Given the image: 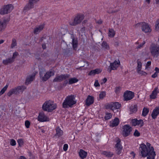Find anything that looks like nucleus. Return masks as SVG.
<instances>
[{
	"label": "nucleus",
	"mask_w": 159,
	"mask_h": 159,
	"mask_svg": "<svg viewBox=\"0 0 159 159\" xmlns=\"http://www.w3.org/2000/svg\"><path fill=\"white\" fill-rule=\"evenodd\" d=\"M139 153L142 157H147V159H154L156 156L155 152L154 151L153 147L147 148L146 145L144 143L140 145Z\"/></svg>",
	"instance_id": "nucleus-1"
},
{
	"label": "nucleus",
	"mask_w": 159,
	"mask_h": 159,
	"mask_svg": "<svg viewBox=\"0 0 159 159\" xmlns=\"http://www.w3.org/2000/svg\"><path fill=\"white\" fill-rule=\"evenodd\" d=\"M75 99L74 95L68 96L66 97L63 103V107L65 108L68 107H72L73 105L76 103V102L75 100Z\"/></svg>",
	"instance_id": "nucleus-2"
},
{
	"label": "nucleus",
	"mask_w": 159,
	"mask_h": 159,
	"mask_svg": "<svg viewBox=\"0 0 159 159\" xmlns=\"http://www.w3.org/2000/svg\"><path fill=\"white\" fill-rule=\"evenodd\" d=\"M56 104L52 101L49 100L45 102L43 104L42 108L43 110L48 112L52 111L56 108Z\"/></svg>",
	"instance_id": "nucleus-3"
},
{
	"label": "nucleus",
	"mask_w": 159,
	"mask_h": 159,
	"mask_svg": "<svg viewBox=\"0 0 159 159\" xmlns=\"http://www.w3.org/2000/svg\"><path fill=\"white\" fill-rule=\"evenodd\" d=\"M26 87L23 85L19 86L11 89L7 93V95L11 96L12 94L18 95L22 93L26 89Z\"/></svg>",
	"instance_id": "nucleus-4"
},
{
	"label": "nucleus",
	"mask_w": 159,
	"mask_h": 159,
	"mask_svg": "<svg viewBox=\"0 0 159 159\" xmlns=\"http://www.w3.org/2000/svg\"><path fill=\"white\" fill-rule=\"evenodd\" d=\"M40 78L43 81H46L48 80L49 78L54 75V72L52 71H49L45 73L44 71H42L39 72Z\"/></svg>",
	"instance_id": "nucleus-5"
},
{
	"label": "nucleus",
	"mask_w": 159,
	"mask_h": 159,
	"mask_svg": "<svg viewBox=\"0 0 159 159\" xmlns=\"http://www.w3.org/2000/svg\"><path fill=\"white\" fill-rule=\"evenodd\" d=\"M84 18V16L82 14H78L74 20L69 22V24L72 26H75L80 23Z\"/></svg>",
	"instance_id": "nucleus-6"
},
{
	"label": "nucleus",
	"mask_w": 159,
	"mask_h": 159,
	"mask_svg": "<svg viewBox=\"0 0 159 159\" xmlns=\"http://www.w3.org/2000/svg\"><path fill=\"white\" fill-rule=\"evenodd\" d=\"M121 106V105L118 102H111L107 104L106 107L107 109H110L114 111L116 110L119 109Z\"/></svg>",
	"instance_id": "nucleus-7"
},
{
	"label": "nucleus",
	"mask_w": 159,
	"mask_h": 159,
	"mask_svg": "<svg viewBox=\"0 0 159 159\" xmlns=\"http://www.w3.org/2000/svg\"><path fill=\"white\" fill-rule=\"evenodd\" d=\"M151 53L153 57H159V46L156 45L152 46L150 48Z\"/></svg>",
	"instance_id": "nucleus-8"
},
{
	"label": "nucleus",
	"mask_w": 159,
	"mask_h": 159,
	"mask_svg": "<svg viewBox=\"0 0 159 159\" xmlns=\"http://www.w3.org/2000/svg\"><path fill=\"white\" fill-rule=\"evenodd\" d=\"M13 7L11 4L4 6L0 10V14L4 15L10 13L13 9Z\"/></svg>",
	"instance_id": "nucleus-9"
},
{
	"label": "nucleus",
	"mask_w": 159,
	"mask_h": 159,
	"mask_svg": "<svg viewBox=\"0 0 159 159\" xmlns=\"http://www.w3.org/2000/svg\"><path fill=\"white\" fill-rule=\"evenodd\" d=\"M70 77V75L67 74L57 75L54 79L53 80V82H56L62 81L64 80L69 78Z\"/></svg>",
	"instance_id": "nucleus-10"
},
{
	"label": "nucleus",
	"mask_w": 159,
	"mask_h": 159,
	"mask_svg": "<svg viewBox=\"0 0 159 159\" xmlns=\"http://www.w3.org/2000/svg\"><path fill=\"white\" fill-rule=\"evenodd\" d=\"M140 24L143 31L145 33H150L152 29L148 24L144 22L140 23Z\"/></svg>",
	"instance_id": "nucleus-11"
},
{
	"label": "nucleus",
	"mask_w": 159,
	"mask_h": 159,
	"mask_svg": "<svg viewBox=\"0 0 159 159\" xmlns=\"http://www.w3.org/2000/svg\"><path fill=\"white\" fill-rule=\"evenodd\" d=\"M124 100L127 101L132 99L134 97V93L129 91H127L124 94Z\"/></svg>",
	"instance_id": "nucleus-12"
},
{
	"label": "nucleus",
	"mask_w": 159,
	"mask_h": 159,
	"mask_svg": "<svg viewBox=\"0 0 159 159\" xmlns=\"http://www.w3.org/2000/svg\"><path fill=\"white\" fill-rule=\"evenodd\" d=\"M123 135L126 137L129 135L132 131L131 128L129 125H126L123 126Z\"/></svg>",
	"instance_id": "nucleus-13"
},
{
	"label": "nucleus",
	"mask_w": 159,
	"mask_h": 159,
	"mask_svg": "<svg viewBox=\"0 0 159 159\" xmlns=\"http://www.w3.org/2000/svg\"><path fill=\"white\" fill-rule=\"evenodd\" d=\"M38 120L41 122L48 121L49 120V119L43 112L39 113L38 117Z\"/></svg>",
	"instance_id": "nucleus-14"
},
{
	"label": "nucleus",
	"mask_w": 159,
	"mask_h": 159,
	"mask_svg": "<svg viewBox=\"0 0 159 159\" xmlns=\"http://www.w3.org/2000/svg\"><path fill=\"white\" fill-rule=\"evenodd\" d=\"M132 125L134 126L138 125L141 127L143 125V121L142 120H138L136 119H133L132 120Z\"/></svg>",
	"instance_id": "nucleus-15"
},
{
	"label": "nucleus",
	"mask_w": 159,
	"mask_h": 159,
	"mask_svg": "<svg viewBox=\"0 0 159 159\" xmlns=\"http://www.w3.org/2000/svg\"><path fill=\"white\" fill-rule=\"evenodd\" d=\"M120 140L118 139L115 146L116 151L118 155H120L121 153L122 150V147L120 144Z\"/></svg>",
	"instance_id": "nucleus-16"
},
{
	"label": "nucleus",
	"mask_w": 159,
	"mask_h": 159,
	"mask_svg": "<svg viewBox=\"0 0 159 159\" xmlns=\"http://www.w3.org/2000/svg\"><path fill=\"white\" fill-rule=\"evenodd\" d=\"M44 27V25L42 24L36 26L34 28V33L35 34H38L40 32Z\"/></svg>",
	"instance_id": "nucleus-17"
},
{
	"label": "nucleus",
	"mask_w": 159,
	"mask_h": 159,
	"mask_svg": "<svg viewBox=\"0 0 159 159\" xmlns=\"http://www.w3.org/2000/svg\"><path fill=\"white\" fill-rule=\"evenodd\" d=\"M120 64V61L118 60V61H115L113 63H110V67L112 68V69L113 70H116L117 68L118 67Z\"/></svg>",
	"instance_id": "nucleus-18"
},
{
	"label": "nucleus",
	"mask_w": 159,
	"mask_h": 159,
	"mask_svg": "<svg viewBox=\"0 0 159 159\" xmlns=\"http://www.w3.org/2000/svg\"><path fill=\"white\" fill-rule=\"evenodd\" d=\"M7 22L6 20H0V32H2L6 28L7 25Z\"/></svg>",
	"instance_id": "nucleus-19"
},
{
	"label": "nucleus",
	"mask_w": 159,
	"mask_h": 159,
	"mask_svg": "<svg viewBox=\"0 0 159 159\" xmlns=\"http://www.w3.org/2000/svg\"><path fill=\"white\" fill-rule=\"evenodd\" d=\"M159 114V107H156L153 110L151 116L153 119L156 118L157 116Z\"/></svg>",
	"instance_id": "nucleus-20"
},
{
	"label": "nucleus",
	"mask_w": 159,
	"mask_h": 159,
	"mask_svg": "<svg viewBox=\"0 0 159 159\" xmlns=\"http://www.w3.org/2000/svg\"><path fill=\"white\" fill-rule=\"evenodd\" d=\"M119 119L117 118H116L113 120L110 121L109 126L111 127L116 126L119 124Z\"/></svg>",
	"instance_id": "nucleus-21"
},
{
	"label": "nucleus",
	"mask_w": 159,
	"mask_h": 159,
	"mask_svg": "<svg viewBox=\"0 0 159 159\" xmlns=\"http://www.w3.org/2000/svg\"><path fill=\"white\" fill-rule=\"evenodd\" d=\"M94 102V98L93 97L90 96H88L86 101V105L89 106L92 104Z\"/></svg>",
	"instance_id": "nucleus-22"
},
{
	"label": "nucleus",
	"mask_w": 159,
	"mask_h": 159,
	"mask_svg": "<svg viewBox=\"0 0 159 159\" xmlns=\"http://www.w3.org/2000/svg\"><path fill=\"white\" fill-rule=\"evenodd\" d=\"M56 133L54 135L55 137H59L63 134V132L59 127H58L56 128Z\"/></svg>",
	"instance_id": "nucleus-23"
},
{
	"label": "nucleus",
	"mask_w": 159,
	"mask_h": 159,
	"mask_svg": "<svg viewBox=\"0 0 159 159\" xmlns=\"http://www.w3.org/2000/svg\"><path fill=\"white\" fill-rule=\"evenodd\" d=\"M158 88L156 87L154 90L152 92L151 94L150 95V98L151 99H155L156 98L157 93L159 92L158 91Z\"/></svg>",
	"instance_id": "nucleus-24"
},
{
	"label": "nucleus",
	"mask_w": 159,
	"mask_h": 159,
	"mask_svg": "<svg viewBox=\"0 0 159 159\" xmlns=\"http://www.w3.org/2000/svg\"><path fill=\"white\" fill-rule=\"evenodd\" d=\"M87 153L83 150H80L79 152V155L80 157L82 159L85 158L87 156Z\"/></svg>",
	"instance_id": "nucleus-25"
},
{
	"label": "nucleus",
	"mask_w": 159,
	"mask_h": 159,
	"mask_svg": "<svg viewBox=\"0 0 159 159\" xmlns=\"http://www.w3.org/2000/svg\"><path fill=\"white\" fill-rule=\"evenodd\" d=\"M102 70L99 69H96L94 70H91L89 73V75H94L96 74H98L101 72Z\"/></svg>",
	"instance_id": "nucleus-26"
},
{
	"label": "nucleus",
	"mask_w": 159,
	"mask_h": 159,
	"mask_svg": "<svg viewBox=\"0 0 159 159\" xmlns=\"http://www.w3.org/2000/svg\"><path fill=\"white\" fill-rule=\"evenodd\" d=\"M14 60L11 58H8L2 61V63L5 65H7L8 64H11L14 62Z\"/></svg>",
	"instance_id": "nucleus-27"
},
{
	"label": "nucleus",
	"mask_w": 159,
	"mask_h": 159,
	"mask_svg": "<svg viewBox=\"0 0 159 159\" xmlns=\"http://www.w3.org/2000/svg\"><path fill=\"white\" fill-rule=\"evenodd\" d=\"M35 76V75L29 76L26 79L25 82L26 84H30L34 79Z\"/></svg>",
	"instance_id": "nucleus-28"
},
{
	"label": "nucleus",
	"mask_w": 159,
	"mask_h": 159,
	"mask_svg": "<svg viewBox=\"0 0 159 159\" xmlns=\"http://www.w3.org/2000/svg\"><path fill=\"white\" fill-rule=\"evenodd\" d=\"M33 5H31L29 2L28 3L26 4L24 8V11H28L34 8Z\"/></svg>",
	"instance_id": "nucleus-29"
},
{
	"label": "nucleus",
	"mask_w": 159,
	"mask_h": 159,
	"mask_svg": "<svg viewBox=\"0 0 159 159\" xmlns=\"http://www.w3.org/2000/svg\"><path fill=\"white\" fill-rule=\"evenodd\" d=\"M101 46L102 48L104 50H109L110 49L108 44L106 42L103 41L102 43Z\"/></svg>",
	"instance_id": "nucleus-30"
},
{
	"label": "nucleus",
	"mask_w": 159,
	"mask_h": 159,
	"mask_svg": "<svg viewBox=\"0 0 159 159\" xmlns=\"http://www.w3.org/2000/svg\"><path fill=\"white\" fill-rule=\"evenodd\" d=\"M102 154L107 157H111L113 155V153L110 152L103 151Z\"/></svg>",
	"instance_id": "nucleus-31"
},
{
	"label": "nucleus",
	"mask_w": 159,
	"mask_h": 159,
	"mask_svg": "<svg viewBox=\"0 0 159 159\" xmlns=\"http://www.w3.org/2000/svg\"><path fill=\"white\" fill-rule=\"evenodd\" d=\"M72 46L74 49H76L77 47V40L76 39H74L73 37L72 38Z\"/></svg>",
	"instance_id": "nucleus-32"
},
{
	"label": "nucleus",
	"mask_w": 159,
	"mask_h": 159,
	"mask_svg": "<svg viewBox=\"0 0 159 159\" xmlns=\"http://www.w3.org/2000/svg\"><path fill=\"white\" fill-rule=\"evenodd\" d=\"M78 81V80L76 78H72L69 79L68 84H71L76 83Z\"/></svg>",
	"instance_id": "nucleus-33"
},
{
	"label": "nucleus",
	"mask_w": 159,
	"mask_h": 159,
	"mask_svg": "<svg viewBox=\"0 0 159 159\" xmlns=\"http://www.w3.org/2000/svg\"><path fill=\"white\" fill-rule=\"evenodd\" d=\"M149 111V109L144 107L143 110L142 115L144 116H146L148 114Z\"/></svg>",
	"instance_id": "nucleus-34"
},
{
	"label": "nucleus",
	"mask_w": 159,
	"mask_h": 159,
	"mask_svg": "<svg viewBox=\"0 0 159 159\" xmlns=\"http://www.w3.org/2000/svg\"><path fill=\"white\" fill-rule=\"evenodd\" d=\"M115 34V31L113 29H109L108 35L110 37H113Z\"/></svg>",
	"instance_id": "nucleus-35"
},
{
	"label": "nucleus",
	"mask_w": 159,
	"mask_h": 159,
	"mask_svg": "<svg viewBox=\"0 0 159 159\" xmlns=\"http://www.w3.org/2000/svg\"><path fill=\"white\" fill-rule=\"evenodd\" d=\"M137 66L136 68L137 71H139L140 70L142 69V64L141 61H139V60L137 61Z\"/></svg>",
	"instance_id": "nucleus-36"
},
{
	"label": "nucleus",
	"mask_w": 159,
	"mask_h": 159,
	"mask_svg": "<svg viewBox=\"0 0 159 159\" xmlns=\"http://www.w3.org/2000/svg\"><path fill=\"white\" fill-rule=\"evenodd\" d=\"M137 110V106L134 105L133 107H131L130 108V111L132 113H135Z\"/></svg>",
	"instance_id": "nucleus-37"
},
{
	"label": "nucleus",
	"mask_w": 159,
	"mask_h": 159,
	"mask_svg": "<svg viewBox=\"0 0 159 159\" xmlns=\"http://www.w3.org/2000/svg\"><path fill=\"white\" fill-rule=\"evenodd\" d=\"M112 116V115L110 113L107 112L106 113L105 119L106 120H108L110 119Z\"/></svg>",
	"instance_id": "nucleus-38"
},
{
	"label": "nucleus",
	"mask_w": 159,
	"mask_h": 159,
	"mask_svg": "<svg viewBox=\"0 0 159 159\" xmlns=\"http://www.w3.org/2000/svg\"><path fill=\"white\" fill-rule=\"evenodd\" d=\"M17 45V42L16 39H12V42L11 45V48H13L15 46Z\"/></svg>",
	"instance_id": "nucleus-39"
},
{
	"label": "nucleus",
	"mask_w": 159,
	"mask_h": 159,
	"mask_svg": "<svg viewBox=\"0 0 159 159\" xmlns=\"http://www.w3.org/2000/svg\"><path fill=\"white\" fill-rule=\"evenodd\" d=\"M155 28L157 31L159 30V19H157L156 22Z\"/></svg>",
	"instance_id": "nucleus-40"
},
{
	"label": "nucleus",
	"mask_w": 159,
	"mask_h": 159,
	"mask_svg": "<svg viewBox=\"0 0 159 159\" xmlns=\"http://www.w3.org/2000/svg\"><path fill=\"white\" fill-rule=\"evenodd\" d=\"M106 95V93L104 91H102L101 92L99 95V98L100 99H102Z\"/></svg>",
	"instance_id": "nucleus-41"
},
{
	"label": "nucleus",
	"mask_w": 159,
	"mask_h": 159,
	"mask_svg": "<svg viewBox=\"0 0 159 159\" xmlns=\"http://www.w3.org/2000/svg\"><path fill=\"white\" fill-rule=\"evenodd\" d=\"M137 73L141 75H146L147 74V73L145 71H144L141 70H140L139 71H137Z\"/></svg>",
	"instance_id": "nucleus-42"
},
{
	"label": "nucleus",
	"mask_w": 159,
	"mask_h": 159,
	"mask_svg": "<svg viewBox=\"0 0 159 159\" xmlns=\"http://www.w3.org/2000/svg\"><path fill=\"white\" fill-rule=\"evenodd\" d=\"M8 87V85H7L1 90L0 92V95H1L5 92L7 90Z\"/></svg>",
	"instance_id": "nucleus-43"
},
{
	"label": "nucleus",
	"mask_w": 159,
	"mask_h": 159,
	"mask_svg": "<svg viewBox=\"0 0 159 159\" xmlns=\"http://www.w3.org/2000/svg\"><path fill=\"white\" fill-rule=\"evenodd\" d=\"M39 1V0H29V2L34 7V5Z\"/></svg>",
	"instance_id": "nucleus-44"
},
{
	"label": "nucleus",
	"mask_w": 159,
	"mask_h": 159,
	"mask_svg": "<svg viewBox=\"0 0 159 159\" xmlns=\"http://www.w3.org/2000/svg\"><path fill=\"white\" fill-rule=\"evenodd\" d=\"M145 42L144 41H143V43L140 45H139L136 48L137 49H140V48H142L143 46V45L145 44Z\"/></svg>",
	"instance_id": "nucleus-45"
},
{
	"label": "nucleus",
	"mask_w": 159,
	"mask_h": 159,
	"mask_svg": "<svg viewBox=\"0 0 159 159\" xmlns=\"http://www.w3.org/2000/svg\"><path fill=\"white\" fill-rule=\"evenodd\" d=\"M19 146H22L23 144V140L22 139H19L17 141Z\"/></svg>",
	"instance_id": "nucleus-46"
},
{
	"label": "nucleus",
	"mask_w": 159,
	"mask_h": 159,
	"mask_svg": "<svg viewBox=\"0 0 159 159\" xmlns=\"http://www.w3.org/2000/svg\"><path fill=\"white\" fill-rule=\"evenodd\" d=\"M30 125V123L29 121L28 120H26L25 122V127L27 128H29Z\"/></svg>",
	"instance_id": "nucleus-47"
},
{
	"label": "nucleus",
	"mask_w": 159,
	"mask_h": 159,
	"mask_svg": "<svg viewBox=\"0 0 159 159\" xmlns=\"http://www.w3.org/2000/svg\"><path fill=\"white\" fill-rule=\"evenodd\" d=\"M10 144L12 146H13L15 145H16V142L13 139H11L10 142Z\"/></svg>",
	"instance_id": "nucleus-48"
},
{
	"label": "nucleus",
	"mask_w": 159,
	"mask_h": 159,
	"mask_svg": "<svg viewBox=\"0 0 159 159\" xmlns=\"http://www.w3.org/2000/svg\"><path fill=\"white\" fill-rule=\"evenodd\" d=\"M134 136L138 137L140 135V133L137 130H136L134 133Z\"/></svg>",
	"instance_id": "nucleus-49"
},
{
	"label": "nucleus",
	"mask_w": 159,
	"mask_h": 159,
	"mask_svg": "<svg viewBox=\"0 0 159 159\" xmlns=\"http://www.w3.org/2000/svg\"><path fill=\"white\" fill-rule=\"evenodd\" d=\"M94 85V86H95V87L100 86V85L98 83V80H95Z\"/></svg>",
	"instance_id": "nucleus-50"
},
{
	"label": "nucleus",
	"mask_w": 159,
	"mask_h": 159,
	"mask_svg": "<svg viewBox=\"0 0 159 159\" xmlns=\"http://www.w3.org/2000/svg\"><path fill=\"white\" fill-rule=\"evenodd\" d=\"M18 55V53L16 52H15L13 53V57H11V58H13V60L16 58V57Z\"/></svg>",
	"instance_id": "nucleus-51"
},
{
	"label": "nucleus",
	"mask_w": 159,
	"mask_h": 159,
	"mask_svg": "<svg viewBox=\"0 0 159 159\" xmlns=\"http://www.w3.org/2000/svg\"><path fill=\"white\" fill-rule=\"evenodd\" d=\"M68 148V145L67 144H65L64 145L63 149L64 151H66L67 150Z\"/></svg>",
	"instance_id": "nucleus-52"
},
{
	"label": "nucleus",
	"mask_w": 159,
	"mask_h": 159,
	"mask_svg": "<svg viewBox=\"0 0 159 159\" xmlns=\"http://www.w3.org/2000/svg\"><path fill=\"white\" fill-rule=\"evenodd\" d=\"M151 61H148L147 64L146 65L145 69H147L148 68V67L151 65Z\"/></svg>",
	"instance_id": "nucleus-53"
},
{
	"label": "nucleus",
	"mask_w": 159,
	"mask_h": 159,
	"mask_svg": "<svg viewBox=\"0 0 159 159\" xmlns=\"http://www.w3.org/2000/svg\"><path fill=\"white\" fill-rule=\"evenodd\" d=\"M157 72L156 71V72L152 75V77L153 78H155L157 76Z\"/></svg>",
	"instance_id": "nucleus-54"
},
{
	"label": "nucleus",
	"mask_w": 159,
	"mask_h": 159,
	"mask_svg": "<svg viewBox=\"0 0 159 159\" xmlns=\"http://www.w3.org/2000/svg\"><path fill=\"white\" fill-rule=\"evenodd\" d=\"M107 79L106 78H104L103 79H102V82L101 84H103L105 83L107 81Z\"/></svg>",
	"instance_id": "nucleus-55"
},
{
	"label": "nucleus",
	"mask_w": 159,
	"mask_h": 159,
	"mask_svg": "<svg viewBox=\"0 0 159 159\" xmlns=\"http://www.w3.org/2000/svg\"><path fill=\"white\" fill-rule=\"evenodd\" d=\"M146 146L147 147V148H151L152 146H151V144L149 143H146Z\"/></svg>",
	"instance_id": "nucleus-56"
},
{
	"label": "nucleus",
	"mask_w": 159,
	"mask_h": 159,
	"mask_svg": "<svg viewBox=\"0 0 159 159\" xmlns=\"http://www.w3.org/2000/svg\"><path fill=\"white\" fill-rule=\"evenodd\" d=\"M85 28L84 27H83L80 30V31L81 32L84 33L85 30Z\"/></svg>",
	"instance_id": "nucleus-57"
},
{
	"label": "nucleus",
	"mask_w": 159,
	"mask_h": 159,
	"mask_svg": "<svg viewBox=\"0 0 159 159\" xmlns=\"http://www.w3.org/2000/svg\"><path fill=\"white\" fill-rule=\"evenodd\" d=\"M96 23L99 24H101L102 23V21L101 20H99L96 21Z\"/></svg>",
	"instance_id": "nucleus-58"
},
{
	"label": "nucleus",
	"mask_w": 159,
	"mask_h": 159,
	"mask_svg": "<svg viewBox=\"0 0 159 159\" xmlns=\"http://www.w3.org/2000/svg\"><path fill=\"white\" fill-rule=\"evenodd\" d=\"M155 70L156 71L157 73H159V68L156 67L155 68Z\"/></svg>",
	"instance_id": "nucleus-59"
},
{
	"label": "nucleus",
	"mask_w": 159,
	"mask_h": 159,
	"mask_svg": "<svg viewBox=\"0 0 159 159\" xmlns=\"http://www.w3.org/2000/svg\"><path fill=\"white\" fill-rule=\"evenodd\" d=\"M19 159H26V158L23 156H20V157Z\"/></svg>",
	"instance_id": "nucleus-60"
},
{
	"label": "nucleus",
	"mask_w": 159,
	"mask_h": 159,
	"mask_svg": "<svg viewBox=\"0 0 159 159\" xmlns=\"http://www.w3.org/2000/svg\"><path fill=\"white\" fill-rule=\"evenodd\" d=\"M107 12L109 13H112L114 12H115V11H110L108 10L107 11Z\"/></svg>",
	"instance_id": "nucleus-61"
},
{
	"label": "nucleus",
	"mask_w": 159,
	"mask_h": 159,
	"mask_svg": "<svg viewBox=\"0 0 159 159\" xmlns=\"http://www.w3.org/2000/svg\"><path fill=\"white\" fill-rule=\"evenodd\" d=\"M112 70H113V69H112V68L110 67V68L108 69V71L109 73H110Z\"/></svg>",
	"instance_id": "nucleus-62"
},
{
	"label": "nucleus",
	"mask_w": 159,
	"mask_h": 159,
	"mask_svg": "<svg viewBox=\"0 0 159 159\" xmlns=\"http://www.w3.org/2000/svg\"><path fill=\"white\" fill-rule=\"evenodd\" d=\"M42 47L43 49H45L46 48V45L45 44H43Z\"/></svg>",
	"instance_id": "nucleus-63"
},
{
	"label": "nucleus",
	"mask_w": 159,
	"mask_h": 159,
	"mask_svg": "<svg viewBox=\"0 0 159 159\" xmlns=\"http://www.w3.org/2000/svg\"><path fill=\"white\" fill-rule=\"evenodd\" d=\"M155 1L156 4H159V0H155Z\"/></svg>",
	"instance_id": "nucleus-64"
}]
</instances>
